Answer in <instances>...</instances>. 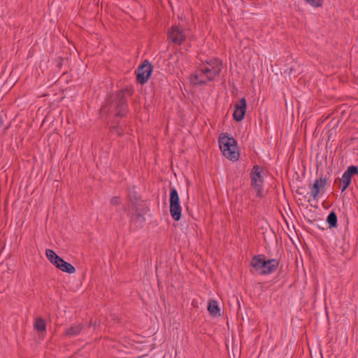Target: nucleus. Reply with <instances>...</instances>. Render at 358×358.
<instances>
[{
  "label": "nucleus",
  "instance_id": "nucleus-1",
  "mask_svg": "<svg viewBox=\"0 0 358 358\" xmlns=\"http://www.w3.org/2000/svg\"><path fill=\"white\" fill-rule=\"evenodd\" d=\"M222 64L213 58L202 62L191 74L189 81L194 86L205 85L213 80L221 72Z\"/></svg>",
  "mask_w": 358,
  "mask_h": 358
},
{
  "label": "nucleus",
  "instance_id": "nucleus-2",
  "mask_svg": "<svg viewBox=\"0 0 358 358\" xmlns=\"http://www.w3.org/2000/svg\"><path fill=\"white\" fill-rule=\"evenodd\" d=\"M124 210L127 211V214L130 217V221L137 227H141L145 222L144 208L141 201L138 200L135 194L130 193L129 194V203L127 208H124Z\"/></svg>",
  "mask_w": 358,
  "mask_h": 358
},
{
  "label": "nucleus",
  "instance_id": "nucleus-3",
  "mask_svg": "<svg viewBox=\"0 0 358 358\" xmlns=\"http://www.w3.org/2000/svg\"><path fill=\"white\" fill-rule=\"evenodd\" d=\"M251 266L260 275H268L278 267L279 262L275 259H266L264 255H256L251 259Z\"/></svg>",
  "mask_w": 358,
  "mask_h": 358
},
{
  "label": "nucleus",
  "instance_id": "nucleus-4",
  "mask_svg": "<svg viewBox=\"0 0 358 358\" xmlns=\"http://www.w3.org/2000/svg\"><path fill=\"white\" fill-rule=\"evenodd\" d=\"M219 146L223 155L231 161L239 158V152L236 140L227 134H222L219 137Z\"/></svg>",
  "mask_w": 358,
  "mask_h": 358
},
{
  "label": "nucleus",
  "instance_id": "nucleus-5",
  "mask_svg": "<svg viewBox=\"0 0 358 358\" xmlns=\"http://www.w3.org/2000/svg\"><path fill=\"white\" fill-rule=\"evenodd\" d=\"M170 213L171 217L178 221L181 217V207L179 196L176 189H171L170 192Z\"/></svg>",
  "mask_w": 358,
  "mask_h": 358
},
{
  "label": "nucleus",
  "instance_id": "nucleus-6",
  "mask_svg": "<svg viewBox=\"0 0 358 358\" xmlns=\"http://www.w3.org/2000/svg\"><path fill=\"white\" fill-rule=\"evenodd\" d=\"M152 72V66L151 64L145 60L136 70V80L141 84H145L148 80Z\"/></svg>",
  "mask_w": 358,
  "mask_h": 358
},
{
  "label": "nucleus",
  "instance_id": "nucleus-7",
  "mask_svg": "<svg viewBox=\"0 0 358 358\" xmlns=\"http://www.w3.org/2000/svg\"><path fill=\"white\" fill-rule=\"evenodd\" d=\"M247 108V101L245 98H241L239 101L236 103L234 111V118L235 120L240 122L245 116Z\"/></svg>",
  "mask_w": 358,
  "mask_h": 358
},
{
  "label": "nucleus",
  "instance_id": "nucleus-8",
  "mask_svg": "<svg viewBox=\"0 0 358 358\" xmlns=\"http://www.w3.org/2000/svg\"><path fill=\"white\" fill-rule=\"evenodd\" d=\"M169 34L171 41L178 45L181 44L186 38L183 30L178 27H172Z\"/></svg>",
  "mask_w": 358,
  "mask_h": 358
},
{
  "label": "nucleus",
  "instance_id": "nucleus-9",
  "mask_svg": "<svg viewBox=\"0 0 358 358\" xmlns=\"http://www.w3.org/2000/svg\"><path fill=\"white\" fill-rule=\"evenodd\" d=\"M83 323L73 324L65 331V336L71 338L78 336L84 329Z\"/></svg>",
  "mask_w": 358,
  "mask_h": 358
},
{
  "label": "nucleus",
  "instance_id": "nucleus-10",
  "mask_svg": "<svg viewBox=\"0 0 358 358\" xmlns=\"http://www.w3.org/2000/svg\"><path fill=\"white\" fill-rule=\"evenodd\" d=\"M327 180H315L313 185H310V194L314 198L316 199L317 196L320 193V191L324 188Z\"/></svg>",
  "mask_w": 358,
  "mask_h": 358
},
{
  "label": "nucleus",
  "instance_id": "nucleus-11",
  "mask_svg": "<svg viewBox=\"0 0 358 358\" xmlns=\"http://www.w3.org/2000/svg\"><path fill=\"white\" fill-rule=\"evenodd\" d=\"M55 266L59 270L62 271L63 272H66L68 273H73L76 272L75 267L70 263L65 262L62 258H60V259L58 262V264H56Z\"/></svg>",
  "mask_w": 358,
  "mask_h": 358
},
{
  "label": "nucleus",
  "instance_id": "nucleus-12",
  "mask_svg": "<svg viewBox=\"0 0 358 358\" xmlns=\"http://www.w3.org/2000/svg\"><path fill=\"white\" fill-rule=\"evenodd\" d=\"M34 328L39 334H43L46 331V322L41 317H37L34 322Z\"/></svg>",
  "mask_w": 358,
  "mask_h": 358
},
{
  "label": "nucleus",
  "instance_id": "nucleus-13",
  "mask_svg": "<svg viewBox=\"0 0 358 358\" xmlns=\"http://www.w3.org/2000/svg\"><path fill=\"white\" fill-rule=\"evenodd\" d=\"M127 109L126 100L123 98L122 94H120V99L117 106V115L119 116H123Z\"/></svg>",
  "mask_w": 358,
  "mask_h": 358
},
{
  "label": "nucleus",
  "instance_id": "nucleus-14",
  "mask_svg": "<svg viewBox=\"0 0 358 358\" xmlns=\"http://www.w3.org/2000/svg\"><path fill=\"white\" fill-rule=\"evenodd\" d=\"M208 310L213 316L220 315V309L217 305V302L215 300H211L208 303Z\"/></svg>",
  "mask_w": 358,
  "mask_h": 358
},
{
  "label": "nucleus",
  "instance_id": "nucleus-15",
  "mask_svg": "<svg viewBox=\"0 0 358 358\" xmlns=\"http://www.w3.org/2000/svg\"><path fill=\"white\" fill-rule=\"evenodd\" d=\"M45 255L48 259L54 265L58 264V262L60 259V257L58 256L52 250L47 249L45 250Z\"/></svg>",
  "mask_w": 358,
  "mask_h": 358
},
{
  "label": "nucleus",
  "instance_id": "nucleus-16",
  "mask_svg": "<svg viewBox=\"0 0 358 358\" xmlns=\"http://www.w3.org/2000/svg\"><path fill=\"white\" fill-rule=\"evenodd\" d=\"M354 175L358 176V168L355 166H350L343 173L341 179H351Z\"/></svg>",
  "mask_w": 358,
  "mask_h": 358
},
{
  "label": "nucleus",
  "instance_id": "nucleus-17",
  "mask_svg": "<svg viewBox=\"0 0 358 358\" xmlns=\"http://www.w3.org/2000/svg\"><path fill=\"white\" fill-rule=\"evenodd\" d=\"M262 168L256 165L253 167L250 173L251 179H262L264 177Z\"/></svg>",
  "mask_w": 358,
  "mask_h": 358
},
{
  "label": "nucleus",
  "instance_id": "nucleus-18",
  "mask_svg": "<svg viewBox=\"0 0 358 358\" xmlns=\"http://www.w3.org/2000/svg\"><path fill=\"white\" fill-rule=\"evenodd\" d=\"M327 222L329 227H336L338 223L337 215L335 212L331 211L327 216Z\"/></svg>",
  "mask_w": 358,
  "mask_h": 358
},
{
  "label": "nucleus",
  "instance_id": "nucleus-19",
  "mask_svg": "<svg viewBox=\"0 0 358 358\" xmlns=\"http://www.w3.org/2000/svg\"><path fill=\"white\" fill-rule=\"evenodd\" d=\"M252 185L257 192L258 196H262V187L264 180H252Z\"/></svg>",
  "mask_w": 358,
  "mask_h": 358
},
{
  "label": "nucleus",
  "instance_id": "nucleus-20",
  "mask_svg": "<svg viewBox=\"0 0 358 358\" xmlns=\"http://www.w3.org/2000/svg\"><path fill=\"white\" fill-rule=\"evenodd\" d=\"M350 182L351 180H335L334 185L341 189V192H343L349 186Z\"/></svg>",
  "mask_w": 358,
  "mask_h": 358
},
{
  "label": "nucleus",
  "instance_id": "nucleus-21",
  "mask_svg": "<svg viewBox=\"0 0 358 358\" xmlns=\"http://www.w3.org/2000/svg\"><path fill=\"white\" fill-rule=\"evenodd\" d=\"M308 4L314 7L320 8L322 6L324 0H304Z\"/></svg>",
  "mask_w": 358,
  "mask_h": 358
},
{
  "label": "nucleus",
  "instance_id": "nucleus-22",
  "mask_svg": "<svg viewBox=\"0 0 358 358\" xmlns=\"http://www.w3.org/2000/svg\"><path fill=\"white\" fill-rule=\"evenodd\" d=\"M121 203V199L118 196H113L111 198L110 201V204L113 206H117L120 205Z\"/></svg>",
  "mask_w": 358,
  "mask_h": 358
},
{
  "label": "nucleus",
  "instance_id": "nucleus-23",
  "mask_svg": "<svg viewBox=\"0 0 358 358\" xmlns=\"http://www.w3.org/2000/svg\"><path fill=\"white\" fill-rule=\"evenodd\" d=\"M305 189L303 187H297V189L296 190V193L299 194H303Z\"/></svg>",
  "mask_w": 358,
  "mask_h": 358
},
{
  "label": "nucleus",
  "instance_id": "nucleus-24",
  "mask_svg": "<svg viewBox=\"0 0 358 358\" xmlns=\"http://www.w3.org/2000/svg\"><path fill=\"white\" fill-rule=\"evenodd\" d=\"M1 245H2V243H1V241H0V248L1 247Z\"/></svg>",
  "mask_w": 358,
  "mask_h": 358
},
{
  "label": "nucleus",
  "instance_id": "nucleus-25",
  "mask_svg": "<svg viewBox=\"0 0 358 358\" xmlns=\"http://www.w3.org/2000/svg\"><path fill=\"white\" fill-rule=\"evenodd\" d=\"M357 83H358V79H357Z\"/></svg>",
  "mask_w": 358,
  "mask_h": 358
}]
</instances>
